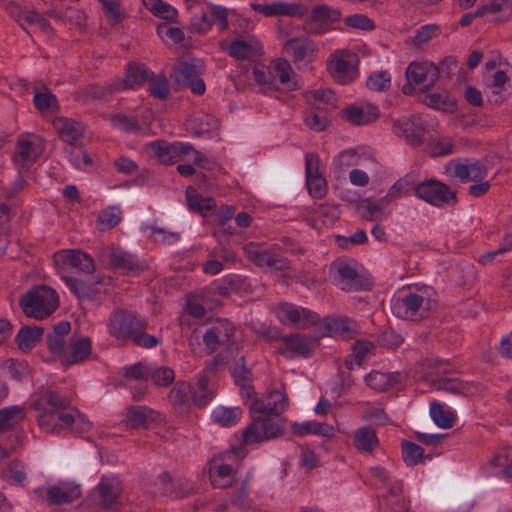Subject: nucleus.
Wrapping results in <instances>:
<instances>
[{
  "label": "nucleus",
  "instance_id": "obj_1",
  "mask_svg": "<svg viewBox=\"0 0 512 512\" xmlns=\"http://www.w3.org/2000/svg\"><path fill=\"white\" fill-rule=\"evenodd\" d=\"M289 407L284 390H273L253 401L250 407L252 422L243 432L245 445H252L281 436L285 421L280 417Z\"/></svg>",
  "mask_w": 512,
  "mask_h": 512
},
{
  "label": "nucleus",
  "instance_id": "obj_2",
  "mask_svg": "<svg viewBox=\"0 0 512 512\" xmlns=\"http://www.w3.org/2000/svg\"><path fill=\"white\" fill-rule=\"evenodd\" d=\"M69 399L60 397L55 392L40 397L34 402V408L38 411V423L46 432H54L69 426H75L83 431H89L92 423L81 413L66 412L61 410L69 404Z\"/></svg>",
  "mask_w": 512,
  "mask_h": 512
},
{
  "label": "nucleus",
  "instance_id": "obj_3",
  "mask_svg": "<svg viewBox=\"0 0 512 512\" xmlns=\"http://www.w3.org/2000/svg\"><path fill=\"white\" fill-rule=\"evenodd\" d=\"M435 304V290L427 285H416L394 294L391 299V311L400 319L419 320L425 318Z\"/></svg>",
  "mask_w": 512,
  "mask_h": 512
},
{
  "label": "nucleus",
  "instance_id": "obj_4",
  "mask_svg": "<svg viewBox=\"0 0 512 512\" xmlns=\"http://www.w3.org/2000/svg\"><path fill=\"white\" fill-rule=\"evenodd\" d=\"M108 332L119 340H132L136 345L145 348L157 346L160 340L144 333L146 322L137 315L125 311H115L107 322Z\"/></svg>",
  "mask_w": 512,
  "mask_h": 512
},
{
  "label": "nucleus",
  "instance_id": "obj_5",
  "mask_svg": "<svg viewBox=\"0 0 512 512\" xmlns=\"http://www.w3.org/2000/svg\"><path fill=\"white\" fill-rule=\"evenodd\" d=\"M255 82L265 93L274 90H295L298 79L291 66H254Z\"/></svg>",
  "mask_w": 512,
  "mask_h": 512
},
{
  "label": "nucleus",
  "instance_id": "obj_6",
  "mask_svg": "<svg viewBox=\"0 0 512 512\" xmlns=\"http://www.w3.org/2000/svg\"><path fill=\"white\" fill-rule=\"evenodd\" d=\"M142 82L149 83L150 93L159 98L165 99L169 94V84L164 75H154L147 66H128L127 78L117 80L111 84V91H122L132 88Z\"/></svg>",
  "mask_w": 512,
  "mask_h": 512
},
{
  "label": "nucleus",
  "instance_id": "obj_7",
  "mask_svg": "<svg viewBox=\"0 0 512 512\" xmlns=\"http://www.w3.org/2000/svg\"><path fill=\"white\" fill-rule=\"evenodd\" d=\"M58 304L56 291L47 286L32 288L20 300L25 315L35 319L47 318L56 310Z\"/></svg>",
  "mask_w": 512,
  "mask_h": 512
},
{
  "label": "nucleus",
  "instance_id": "obj_8",
  "mask_svg": "<svg viewBox=\"0 0 512 512\" xmlns=\"http://www.w3.org/2000/svg\"><path fill=\"white\" fill-rule=\"evenodd\" d=\"M237 455L233 451L213 457L209 463V479L216 488H227L236 481Z\"/></svg>",
  "mask_w": 512,
  "mask_h": 512
},
{
  "label": "nucleus",
  "instance_id": "obj_9",
  "mask_svg": "<svg viewBox=\"0 0 512 512\" xmlns=\"http://www.w3.org/2000/svg\"><path fill=\"white\" fill-rule=\"evenodd\" d=\"M45 143L42 137L25 133L18 138L13 163L18 170L30 168L43 154Z\"/></svg>",
  "mask_w": 512,
  "mask_h": 512
},
{
  "label": "nucleus",
  "instance_id": "obj_10",
  "mask_svg": "<svg viewBox=\"0 0 512 512\" xmlns=\"http://www.w3.org/2000/svg\"><path fill=\"white\" fill-rule=\"evenodd\" d=\"M277 319L285 326L306 329L320 322V316L312 310L292 303H280L275 309Z\"/></svg>",
  "mask_w": 512,
  "mask_h": 512
},
{
  "label": "nucleus",
  "instance_id": "obj_11",
  "mask_svg": "<svg viewBox=\"0 0 512 512\" xmlns=\"http://www.w3.org/2000/svg\"><path fill=\"white\" fill-rule=\"evenodd\" d=\"M439 74V66H407L402 91L407 95L423 93L436 83Z\"/></svg>",
  "mask_w": 512,
  "mask_h": 512
},
{
  "label": "nucleus",
  "instance_id": "obj_12",
  "mask_svg": "<svg viewBox=\"0 0 512 512\" xmlns=\"http://www.w3.org/2000/svg\"><path fill=\"white\" fill-rule=\"evenodd\" d=\"M233 333L234 327L231 322L227 320H218L203 335V341L206 348L211 352L225 346L226 350L221 354H223L224 357L231 356L235 360L234 354L237 353L238 348L231 343Z\"/></svg>",
  "mask_w": 512,
  "mask_h": 512
},
{
  "label": "nucleus",
  "instance_id": "obj_13",
  "mask_svg": "<svg viewBox=\"0 0 512 512\" xmlns=\"http://www.w3.org/2000/svg\"><path fill=\"white\" fill-rule=\"evenodd\" d=\"M320 337L317 335H305L301 333H292L282 338V345L278 352L287 359L308 358L319 343Z\"/></svg>",
  "mask_w": 512,
  "mask_h": 512
},
{
  "label": "nucleus",
  "instance_id": "obj_14",
  "mask_svg": "<svg viewBox=\"0 0 512 512\" xmlns=\"http://www.w3.org/2000/svg\"><path fill=\"white\" fill-rule=\"evenodd\" d=\"M54 264L58 274H68L69 270L90 274L94 271V261L90 255L80 250H61L54 254Z\"/></svg>",
  "mask_w": 512,
  "mask_h": 512
},
{
  "label": "nucleus",
  "instance_id": "obj_15",
  "mask_svg": "<svg viewBox=\"0 0 512 512\" xmlns=\"http://www.w3.org/2000/svg\"><path fill=\"white\" fill-rule=\"evenodd\" d=\"M447 365L444 361H438L435 371L436 377L434 378V372L430 373L435 389L464 396H473L481 392L479 385L474 382L463 381L458 378L441 377L440 373L446 371Z\"/></svg>",
  "mask_w": 512,
  "mask_h": 512
},
{
  "label": "nucleus",
  "instance_id": "obj_16",
  "mask_svg": "<svg viewBox=\"0 0 512 512\" xmlns=\"http://www.w3.org/2000/svg\"><path fill=\"white\" fill-rule=\"evenodd\" d=\"M222 47L237 61H258L264 54L261 42L253 35H241Z\"/></svg>",
  "mask_w": 512,
  "mask_h": 512
},
{
  "label": "nucleus",
  "instance_id": "obj_17",
  "mask_svg": "<svg viewBox=\"0 0 512 512\" xmlns=\"http://www.w3.org/2000/svg\"><path fill=\"white\" fill-rule=\"evenodd\" d=\"M484 84L492 103L501 104L512 94L510 77L505 71L492 72L491 69H488L484 76Z\"/></svg>",
  "mask_w": 512,
  "mask_h": 512
},
{
  "label": "nucleus",
  "instance_id": "obj_18",
  "mask_svg": "<svg viewBox=\"0 0 512 512\" xmlns=\"http://www.w3.org/2000/svg\"><path fill=\"white\" fill-rule=\"evenodd\" d=\"M445 172L450 178L461 182H477L487 176V168L479 161H451L445 166Z\"/></svg>",
  "mask_w": 512,
  "mask_h": 512
},
{
  "label": "nucleus",
  "instance_id": "obj_19",
  "mask_svg": "<svg viewBox=\"0 0 512 512\" xmlns=\"http://www.w3.org/2000/svg\"><path fill=\"white\" fill-rule=\"evenodd\" d=\"M332 283L344 291L357 289L359 281L355 263L350 260H336L331 264Z\"/></svg>",
  "mask_w": 512,
  "mask_h": 512
},
{
  "label": "nucleus",
  "instance_id": "obj_20",
  "mask_svg": "<svg viewBox=\"0 0 512 512\" xmlns=\"http://www.w3.org/2000/svg\"><path fill=\"white\" fill-rule=\"evenodd\" d=\"M416 197L433 206H441L453 198V193L446 184L430 179L418 183Z\"/></svg>",
  "mask_w": 512,
  "mask_h": 512
},
{
  "label": "nucleus",
  "instance_id": "obj_21",
  "mask_svg": "<svg viewBox=\"0 0 512 512\" xmlns=\"http://www.w3.org/2000/svg\"><path fill=\"white\" fill-rule=\"evenodd\" d=\"M192 147L184 143H165L153 141L147 144V153L154 157L158 162L169 165L176 162L183 154H188Z\"/></svg>",
  "mask_w": 512,
  "mask_h": 512
},
{
  "label": "nucleus",
  "instance_id": "obj_22",
  "mask_svg": "<svg viewBox=\"0 0 512 512\" xmlns=\"http://www.w3.org/2000/svg\"><path fill=\"white\" fill-rule=\"evenodd\" d=\"M319 162L316 154L305 155L306 186L309 194L314 198H322L327 191L326 180L319 170Z\"/></svg>",
  "mask_w": 512,
  "mask_h": 512
},
{
  "label": "nucleus",
  "instance_id": "obj_23",
  "mask_svg": "<svg viewBox=\"0 0 512 512\" xmlns=\"http://www.w3.org/2000/svg\"><path fill=\"white\" fill-rule=\"evenodd\" d=\"M344 118L351 124L367 125L380 116L379 108L370 102L358 101L348 105L342 111Z\"/></svg>",
  "mask_w": 512,
  "mask_h": 512
},
{
  "label": "nucleus",
  "instance_id": "obj_24",
  "mask_svg": "<svg viewBox=\"0 0 512 512\" xmlns=\"http://www.w3.org/2000/svg\"><path fill=\"white\" fill-rule=\"evenodd\" d=\"M121 492V482L113 475H103L91 496L95 503L101 507H108L115 503Z\"/></svg>",
  "mask_w": 512,
  "mask_h": 512
},
{
  "label": "nucleus",
  "instance_id": "obj_25",
  "mask_svg": "<svg viewBox=\"0 0 512 512\" xmlns=\"http://www.w3.org/2000/svg\"><path fill=\"white\" fill-rule=\"evenodd\" d=\"M284 51L294 62H313L316 60L318 47L306 37L292 38L285 43Z\"/></svg>",
  "mask_w": 512,
  "mask_h": 512
},
{
  "label": "nucleus",
  "instance_id": "obj_26",
  "mask_svg": "<svg viewBox=\"0 0 512 512\" xmlns=\"http://www.w3.org/2000/svg\"><path fill=\"white\" fill-rule=\"evenodd\" d=\"M394 204L388 195L378 199H363L358 203L359 213L368 220H382L393 210Z\"/></svg>",
  "mask_w": 512,
  "mask_h": 512
},
{
  "label": "nucleus",
  "instance_id": "obj_27",
  "mask_svg": "<svg viewBox=\"0 0 512 512\" xmlns=\"http://www.w3.org/2000/svg\"><path fill=\"white\" fill-rule=\"evenodd\" d=\"M324 336L351 338L358 332L357 323L348 317H326L323 320Z\"/></svg>",
  "mask_w": 512,
  "mask_h": 512
},
{
  "label": "nucleus",
  "instance_id": "obj_28",
  "mask_svg": "<svg viewBox=\"0 0 512 512\" xmlns=\"http://www.w3.org/2000/svg\"><path fill=\"white\" fill-rule=\"evenodd\" d=\"M91 349V341L89 338H73L70 342H68L60 362L66 366L78 364L88 358V356L91 354Z\"/></svg>",
  "mask_w": 512,
  "mask_h": 512
},
{
  "label": "nucleus",
  "instance_id": "obj_29",
  "mask_svg": "<svg viewBox=\"0 0 512 512\" xmlns=\"http://www.w3.org/2000/svg\"><path fill=\"white\" fill-rule=\"evenodd\" d=\"M290 428L294 435L300 437L315 435L332 438L336 433V429L333 425L326 422H318L316 420L293 422Z\"/></svg>",
  "mask_w": 512,
  "mask_h": 512
},
{
  "label": "nucleus",
  "instance_id": "obj_30",
  "mask_svg": "<svg viewBox=\"0 0 512 512\" xmlns=\"http://www.w3.org/2000/svg\"><path fill=\"white\" fill-rule=\"evenodd\" d=\"M394 132L411 143L420 141L423 131L422 121L417 116H403L394 123Z\"/></svg>",
  "mask_w": 512,
  "mask_h": 512
},
{
  "label": "nucleus",
  "instance_id": "obj_31",
  "mask_svg": "<svg viewBox=\"0 0 512 512\" xmlns=\"http://www.w3.org/2000/svg\"><path fill=\"white\" fill-rule=\"evenodd\" d=\"M70 330V323L67 321H62L55 325L53 330L47 335L48 349L59 361L68 345V343L65 341V336L68 335Z\"/></svg>",
  "mask_w": 512,
  "mask_h": 512
},
{
  "label": "nucleus",
  "instance_id": "obj_32",
  "mask_svg": "<svg viewBox=\"0 0 512 512\" xmlns=\"http://www.w3.org/2000/svg\"><path fill=\"white\" fill-rule=\"evenodd\" d=\"M80 495V487L72 482H59L47 489L48 500L53 504L72 502Z\"/></svg>",
  "mask_w": 512,
  "mask_h": 512
},
{
  "label": "nucleus",
  "instance_id": "obj_33",
  "mask_svg": "<svg viewBox=\"0 0 512 512\" xmlns=\"http://www.w3.org/2000/svg\"><path fill=\"white\" fill-rule=\"evenodd\" d=\"M490 475L512 478V447L499 450L488 462Z\"/></svg>",
  "mask_w": 512,
  "mask_h": 512
},
{
  "label": "nucleus",
  "instance_id": "obj_34",
  "mask_svg": "<svg viewBox=\"0 0 512 512\" xmlns=\"http://www.w3.org/2000/svg\"><path fill=\"white\" fill-rule=\"evenodd\" d=\"M109 264L127 274H137L145 267L134 255L122 250H113L109 253Z\"/></svg>",
  "mask_w": 512,
  "mask_h": 512
},
{
  "label": "nucleus",
  "instance_id": "obj_35",
  "mask_svg": "<svg viewBox=\"0 0 512 512\" xmlns=\"http://www.w3.org/2000/svg\"><path fill=\"white\" fill-rule=\"evenodd\" d=\"M156 413L146 406L130 407L125 415L123 424L126 428H146L156 420Z\"/></svg>",
  "mask_w": 512,
  "mask_h": 512
},
{
  "label": "nucleus",
  "instance_id": "obj_36",
  "mask_svg": "<svg viewBox=\"0 0 512 512\" xmlns=\"http://www.w3.org/2000/svg\"><path fill=\"white\" fill-rule=\"evenodd\" d=\"M243 411L239 406L227 407L219 405L211 412L213 423L229 428L235 426L242 418Z\"/></svg>",
  "mask_w": 512,
  "mask_h": 512
},
{
  "label": "nucleus",
  "instance_id": "obj_37",
  "mask_svg": "<svg viewBox=\"0 0 512 512\" xmlns=\"http://www.w3.org/2000/svg\"><path fill=\"white\" fill-rule=\"evenodd\" d=\"M340 216L338 206L323 204L318 206L310 216V223L315 229L334 224Z\"/></svg>",
  "mask_w": 512,
  "mask_h": 512
},
{
  "label": "nucleus",
  "instance_id": "obj_38",
  "mask_svg": "<svg viewBox=\"0 0 512 512\" xmlns=\"http://www.w3.org/2000/svg\"><path fill=\"white\" fill-rule=\"evenodd\" d=\"M354 446L360 452L371 453L379 446L376 431L370 426L355 430L353 434Z\"/></svg>",
  "mask_w": 512,
  "mask_h": 512
},
{
  "label": "nucleus",
  "instance_id": "obj_39",
  "mask_svg": "<svg viewBox=\"0 0 512 512\" xmlns=\"http://www.w3.org/2000/svg\"><path fill=\"white\" fill-rule=\"evenodd\" d=\"M430 416L433 422L442 429L451 428L456 420V412L449 406L439 403L432 402L430 404Z\"/></svg>",
  "mask_w": 512,
  "mask_h": 512
},
{
  "label": "nucleus",
  "instance_id": "obj_40",
  "mask_svg": "<svg viewBox=\"0 0 512 512\" xmlns=\"http://www.w3.org/2000/svg\"><path fill=\"white\" fill-rule=\"evenodd\" d=\"M424 102L430 108L447 113H452L457 110L456 99L447 91L427 94Z\"/></svg>",
  "mask_w": 512,
  "mask_h": 512
},
{
  "label": "nucleus",
  "instance_id": "obj_41",
  "mask_svg": "<svg viewBox=\"0 0 512 512\" xmlns=\"http://www.w3.org/2000/svg\"><path fill=\"white\" fill-rule=\"evenodd\" d=\"M185 195L189 210L198 212L201 215H207L216 207L213 198L202 197L193 187H188Z\"/></svg>",
  "mask_w": 512,
  "mask_h": 512
},
{
  "label": "nucleus",
  "instance_id": "obj_42",
  "mask_svg": "<svg viewBox=\"0 0 512 512\" xmlns=\"http://www.w3.org/2000/svg\"><path fill=\"white\" fill-rule=\"evenodd\" d=\"M309 13V9L302 3H286L282 1L269 4V17L273 16H290L304 17Z\"/></svg>",
  "mask_w": 512,
  "mask_h": 512
},
{
  "label": "nucleus",
  "instance_id": "obj_43",
  "mask_svg": "<svg viewBox=\"0 0 512 512\" xmlns=\"http://www.w3.org/2000/svg\"><path fill=\"white\" fill-rule=\"evenodd\" d=\"M140 231L146 237L151 238L155 242H161L165 245H173L179 241L180 235L177 232L166 231L155 224L144 223L140 227Z\"/></svg>",
  "mask_w": 512,
  "mask_h": 512
},
{
  "label": "nucleus",
  "instance_id": "obj_44",
  "mask_svg": "<svg viewBox=\"0 0 512 512\" xmlns=\"http://www.w3.org/2000/svg\"><path fill=\"white\" fill-rule=\"evenodd\" d=\"M54 126L61 138L69 144H75L82 134L81 124L68 118H57Z\"/></svg>",
  "mask_w": 512,
  "mask_h": 512
},
{
  "label": "nucleus",
  "instance_id": "obj_45",
  "mask_svg": "<svg viewBox=\"0 0 512 512\" xmlns=\"http://www.w3.org/2000/svg\"><path fill=\"white\" fill-rule=\"evenodd\" d=\"M400 379L399 373H384L372 371L365 377L366 384L374 390H387L396 384Z\"/></svg>",
  "mask_w": 512,
  "mask_h": 512
},
{
  "label": "nucleus",
  "instance_id": "obj_46",
  "mask_svg": "<svg viewBox=\"0 0 512 512\" xmlns=\"http://www.w3.org/2000/svg\"><path fill=\"white\" fill-rule=\"evenodd\" d=\"M43 329L40 327H23L16 337L15 342L18 348L23 352H29L41 339Z\"/></svg>",
  "mask_w": 512,
  "mask_h": 512
},
{
  "label": "nucleus",
  "instance_id": "obj_47",
  "mask_svg": "<svg viewBox=\"0 0 512 512\" xmlns=\"http://www.w3.org/2000/svg\"><path fill=\"white\" fill-rule=\"evenodd\" d=\"M102 12L111 25H117L127 18L121 0H99Z\"/></svg>",
  "mask_w": 512,
  "mask_h": 512
},
{
  "label": "nucleus",
  "instance_id": "obj_48",
  "mask_svg": "<svg viewBox=\"0 0 512 512\" xmlns=\"http://www.w3.org/2000/svg\"><path fill=\"white\" fill-rule=\"evenodd\" d=\"M170 400L179 409L186 408L193 402V386L186 382H178L170 391Z\"/></svg>",
  "mask_w": 512,
  "mask_h": 512
},
{
  "label": "nucleus",
  "instance_id": "obj_49",
  "mask_svg": "<svg viewBox=\"0 0 512 512\" xmlns=\"http://www.w3.org/2000/svg\"><path fill=\"white\" fill-rule=\"evenodd\" d=\"M328 74L340 85H347L355 81L360 71L358 66H328Z\"/></svg>",
  "mask_w": 512,
  "mask_h": 512
},
{
  "label": "nucleus",
  "instance_id": "obj_50",
  "mask_svg": "<svg viewBox=\"0 0 512 512\" xmlns=\"http://www.w3.org/2000/svg\"><path fill=\"white\" fill-rule=\"evenodd\" d=\"M33 103L43 115H50L58 110L56 97L47 89L37 91L34 94Z\"/></svg>",
  "mask_w": 512,
  "mask_h": 512
},
{
  "label": "nucleus",
  "instance_id": "obj_51",
  "mask_svg": "<svg viewBox=\"0 0 512 512\" xmlns=\"http://www.w3.org/2000/svg\"><path fill=\"white\" fill-rule=\"evenodd\" d=\"M61 279L65 282V284L69 287L71 292L82 300H92L95 297V291L93 287L75 277L69 276L68 274H63Z\"/></svg>",
  "mask_w": 512,
  "mask_h": 512
},
{
  "label": "nucleus",
  "instance_id": "obj_52",
  "mask_svg": "<svg viewBox=\"0 0 512 512\" xmlns=\"http://www.w3.org/2000/svg\"><path fill=\"white\" fill-rule=\"evenodd\" d=\"M238 352L234 354L235 360L231 357H224L223 354H218L215 358V365H230L232 362L234 363V367L232 369V375L236 382H241L248 379L250 371L244 366L243 361L244 358L240 357L238 359Z\"/></svg>",
  "mask_w": 512,
  "mask_h": 512
},
{
  "label": "nucleus",
  "instance_id": "obj_53",
  "mask_svg": "<svg viewBox=\"0 0 512 512\" xmlns=\"http://www.w3.org/2000/svg\"><path fill=\"white\" fill-rule=\"evenodd\" d=\"M24 416V409L20 406L14 405L0 409V431L13 428L23 420Z\"/></svg>",
  "mask_w": 512,
  "mask_h": 512
},
{
  "label": "nucleus",
  "instance_id": "obj_54",
  "mask_svg": "<svg viewBox=\"0 0 512 512\" xmlns=\"http://www.w3.org/2000/svg\"><path fill=\"white\" fill-rule=\"evenodd\" d=\"M391 73L387 69L372 72L366 79V86L374 92H383L391 86Z\"/></svg>",
  "mask_w": 512,
  "mask_h": 512
},
{
  "label": "nucleus",
  "instance_id": "obj_55",
  "mask_svg": "<svg viewBox=\"0 0 512 512\" xmlns=\"http://www.w3.org/2000/svg\"><path fill=\"white\" fill-rule=\"evenodd\" d=\"M373 349L374 344L372 342L367 340L357 341L354 346L353 355L346 360V366L349 369L360 366L367 356L372 353Z\"/></svg>",
  "mask_w": 512,
  "mask_h": 512
},
{
  "label": "nucleus",
  "instance_id": "obj_56",
  "mask_svg": "<svg viewBox=\"0 0 512 512\" xmlns=\"http://www.w3.org/2000/svg\"><path fill=\"white\" fill-rule=\"evenodd\" d=\"M341 18V12L335 8H332L328 5H318L316 6L310 14V19L312 22L322 23V24H330L339 21Z\"/></svg>",
  "mask_w": 512,
  "mask_h": 512
},
{
  "label": "nucleus",
  "instance_id": "obj_57",
  "mask_svg": "<svg viewBox=\"0 0 512 512\" xmlns=\"http://www.w3.org/2000/svg\"><path fill=\"white\" fill-rule=\"evenodd\" d=\"M402 458L408 466L419 464L424 458L423 448L409 440H404L401 444Z\"/></svg>",
  "mask_w": 512,
  "mask_h": 512
},
{
  "label": "nucleus",
  "instance_id": "obj_58",
  "mask_svg": "<svg viewBox=\"0 0 512 512\" xmlns=\"http://www.w3.org/2000/svg\"><path fill=\"white\" fill-rule=\"evenodd\" d=\"M213 398V393L208 389V380L205 373L197 378L196 386L193 387V403L197 406H206Z\"/></svg>",
  "mask_w": 512,
  "mask_h": 512
},
{
  "label": "nucleus",
  "instance_id": "obj_59",
  "mask_svg": "<svg viewBox=\"0 0 512 512\" xmlns=\"http://www.w3.org/2000/svg\"><path fill=\"white\" fill-rule=\"evenodd\" d=\"M122 219V211L118 206H109L103 209L98 216V225L101 230L115 227Z\"/></svg>",
  "mask_w": 512,
  "mask_h": 512
},
{
  "label": "nucleus",
  "instance_id": "obj_60",
  "mask_svg": "<svg viewBox=\"0 0 512 512\" xmlns=\"http://www.w3.org/2000/svg\"><path fill=\"white\" fill-rule=\"evenodd\" d=\"M418 183L415 182V179L412 175H406L405 177L397 180L388 190L387 195L391 197L398 196H406L409 195L411 191H414L416 194V187Z\"/></svg>",
  "mask_w": 512,
  "mask_h": 512
},
{
  "label": "nucleus",
  "instance_id": "obj_61",
  "mask_svg": "<svg viewBox=\"0 0 512 512\" xmlns=\"http://www.w3.org/2000/svg\"><path fill=\"white\" fill-rule=\"evenodd\" d=\"M197 66H178L172 76L175 83L180 88H187L189 84L197 77L198 71Z\"/></svg>",
  "mask_w": 512,
  "mask_h": 512
},
{
  "label": "nucleus",
  "instance_id": "obj_62",
  "mask_svg": "<svg viewBox=\"0 0 512 512\" xmlns=\"http://www.w3.org/2000/svg\"><path fill=\"white\" fill-rule=\"evenodd\" d=\"M198 135L209 134L216 131L219 127L218 119L211 114H202L193 120Z\"/></svg>",
  "mask_w": 512,
  "mask_h": 512
},
{
  "label": "nucleus",
  "instance_id": "obj_63",
  "mask_svg": "<svg viewBox=\"0 0 512 512\" xmlns=\"http://www.w3.org/2000/svg\"><path fill=\"white\" fill-rule=\"evenodd\" d=\"M3 478L10 484H23L26 479L24 465L20 462H11L7 469L3 472Z\"/></svg>",
  "mask_w": 512,
  "mask_h": 512
},
{
  "label": "nucleus",
  "instance_id": "obj_64",
  "mask_svg": "<svg viewBox=\"0 0 512 512\" xmlns=\"http://www.w3.org/2000/svg\"><path fill=\"white\" fill-rule=\"evenodd\" d=\"M69 161L76 169L81 171H89L94 165L90 155L82 148L71 151Z\"/></svg>",
  "mask_w": 512,
  "mask_h": 512
}]
</instances>
